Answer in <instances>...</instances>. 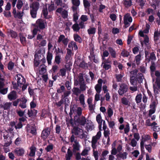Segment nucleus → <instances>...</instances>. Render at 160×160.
Segmentation results:
<instances>
[{
	"instance_id": "4d7b16f0",
	"label": "nucleus",
	"mask_w": 160,
	"mask_h": 160,
	"mask_svg": "<svg viewBox=\"0 0 160 160\" xmlns=\"http://www.w3.org/2000/svg\"><path fill=\"white\" fill-rule=\"evenodd\" d=\"M65 102L64 100L62 98V99L58 102L55 103L56 105L58 107H61Z\"/></svg>"
},
{
	"instance_id": "7ed1b4c3",
	"label": "nucleus",
	"mask_w": 160,
	"mask_h": 160,
	"mask_svg": "<svg viewBox=\"0 0 160 160\" xmlns=\"http://www.w3.org/2000/svg\"><path fill=\"white\" fill-rule=\"evenodd\" d=\"M74 121L78 125L84 126L86 122V118L83 116L78 117L77 115H76L74 118Z\"/></svg>"
},
{
	"instance_id": "ddd939ff",
	"label": "nucleus",
	"mask_w": 160,
	"mask_h": 160,
	"mask_svg": "<svg viewBox=\"0 0 160 160\" xmlns=\"http://www.w3.org/2000/svg\"><path fill=\"white\" fill-rule=\"evenodd\" d=\"M40 7L39 3L37 1L33 2L30 5V9L32 10H38Z\"/></svg>"
},
{
	"instance_id": "bf43d9fd",
	"label": "nucleus",
	"mask_w": 160,
	"mask_h": 160,
	"mask_svg": "<svg viewBox=\"0 0 160 160\" xmlns=\"http://www.w3.org/2000/svg\"><path fill=\"white\" fill-rule=\"evenodd\" d=\"M116 78L117 79V81L118 82H121L122 80L123 76L121 74H116Z\"/></svg>"
},
{
	"instance_id": "5701e85b",
	"label": "nucleus",
	"mask_w": 160,
	"mask_h": 160,
	"mask_svg": "<svg viewBox=\"0 0 160 160\" xmlns=\"http://www.w3.org/2000/svg\"><path fill=\"white\" fill-rule=\"evenodd\" d=\"M27 130L28 133H31L33 134H35L36 133L35 128L32 126H27Z\"/></svg>"
},
{
	"instance_id": "39448f33",
	"label": "nucleus",
	"mask_w": 160,
	"mask_h": 160,
	"mask_svg": "<svg viewBox=\"0 0 160 160\" xmlns=\"http://www.w3.org/2000/svg\"><path fill=\"white\" fill-rule=\"evenodd\" d=\"M70 141L71 142H74L75 144L72 145L73 152H76L77 151L80 150V145L77 140H75V137L73 135H72L70 138Z\"/></svg>"
},
{
	"instance_id": "680f3d73",
	"label": "nucleus",
	"mask_w": 160,
	"mask_h": 160,
	"mask_svg": "<svg viewBox=\"0 0 160 160\" xmlns=\"http://www.w3.org/2000/svg\"><path fill=\"white\" fill-rule=\"evenodd\" d=\"M62 16L64 18H67L68 17V11L66 10H63L62 13Z\"/></svg>"
},
{
	"instance_id": "dca6fc26",
	"label": "nucleus",
	"mask_w": 160,
	"mask_h": 160,
	"mask_svg": "<svg viewBox=\"0 0 160 160\" xmlns=\"http://www.w3.org/2000/svg\"><path fill=\"white\" fill-rule=\"evenodd\" d=\"M155 83L156 84V86L155 85H153L154 92H155L156 91L158 92V91H156L155 89L158 90L160 89V77L156 78Z\"/></svg>"
},
{
	"instance_id": "0e129e2a",
	"label": "nucleus",
	"mask_w": 160,
	"mask_h": 160,
	"mask_svg": "<svg viewBox=\"0 0 160 160\" xmlns=\"http://www.w3.org/2000/svg\"><path fill=\"white\" fill-rule=\"evenodd\" d=\"M90 55L88 56V58L90 60H91V58H93L95 57L96 55L94 54L93 48L90 51Z\"/></svg>"
},
{
	"instance_id": "09e8293b",
	"label": "nucleus",
	"mask_w": 160,
	"mask_h": 160,
	"mask_svg": "<svg viewBox=\"0 0 160 160\" xmlns=\"http://www.w3.org/2000/svg\"><path fill=\"white\" fill-rule=\"evenodd\" d=\"M14 63L12 61L9 62L8 64V69L10 70H12L14 66Z\"/></svg>"
},
{
	"instance_id": "69168bd1",
	"label": "nucleus",
	"mask_w": 160,
	"mask_h": 160,
	"mask_svg": "<svg viewBox=\"0 0 160 160\" xmlns=\"http://www.w3.org/2000/svg\"><path fill=\"white\" fill-rule=\"evenodd\" d=\"M130 130L129 125L128 123H127L126 125V127L124 128V133L125 134H127L128 132Z\"/></svg>"
},
{
	"instance_id": "e433bc0d",
	"label": "nucleus",
	"mask_w": 160,
	"mask_h": 160,
	"mask_svg": "<svg viewBox=\"0 0 160 160\" xmlns=\"http://www.w3.org/2000/svg\"><path fill=\"white\" fill-rule=\"evenodd\" d=\"M129 52L125 49H123L121 53V55L124 57H127L129 56Z\"/></svg>"
},
{
	"instance_id": "c756f323",
	"label": "nucleus",
	"mask_w": 160,
	"mask_h": 160,
	"mask_svg": "<svg viewBox=\"0 0 160 160\" xmlns=\"http://www.w3.org/2000/svg\"><path fill=\"white\" fill-rule=\"evenodd\" d=\"M37 113V111L35 110H28V114L29 117H31L33 115H36Z\"/></svg>"
},
{
	"instance_id": "f8f14e48",
	"label": "nucleus",
	"mask_w": 160,
	"mask_h": 160,
	"mask_svg": "<svg viewBox=\"0 0 160 160\" xmlns=\"http://www.w3.org/2000/svg\"><path fill=\"white\" fill-rule=\"evenodd\" d=\"M20 99V102L19 105V106L22 109H24L27 108L26 103L27 102V100L25 97H22Z\"/></svg>"
},
{
	"instance_id": "de8ad7c7",
	"label": "nucleus",
	"mask_w": 160,
	"mask_h": 160,
	"mask_svg": "<svg viewBox=\"0 0 160 160\" xmlns=\"http://www.w3.org/2000/svg\"><path fill=\"white\" fill-rule=\"evenodd\" d=\"M96 119V121L98 122V124H99V123H102V122L103 121L102 119V117L100 114H98L97 115Z\"/></svg>"
},
{
	"instance_id": "bb28decb",
	"label": "nucleus",
	"mask_w": 160,
	"mask_h": 160,
	"mask_svg": "<svg viewBox=\"0 0 160 160\" xmlns=\"http://www.w3.org/2000/svg\"><path fill=\"white\" fill-rule=\"evenodd\" d=\"M30 151L28 155L30 157H33L35 155L36 148L34 146H32L30 148Z\"/></svg>"
},
{
	"instance_id": "412c9836",
	"label": "nucleus",
	"mask_w": 160,
	"mask_h": 160,
	"mask_svg": "<svg viewBox=\"0 0 160 160\" xmlns=\"http://www.w3.org/2000/svg\"><path fill=\"white\" fill-rule=\"evenodd\" d=\"M108 50L111 58H115L116 57V53L115 49L111 47H109L108 48Z\"/></svg>"
},
{
	"instance_id": "9b49d317",
	"label": "nucleus",
	"mask_w": 160,
	"mask_h": 160,
	"mask_svg": "<svg viewBox=\"0 0 160 160\" xmlns=\"http://www.w3.org/2000/svg\"><path fill=\"white\" fill-rule=\"evenodd\" d=\"M156 58L154 52H152L150 53V56H149L148 58L146 57V58L145 59V61L149 63L151 61H155L156 60Z\"/></svg>"
},
{
	"instance_id": "6e6d98bb",
	"label": "nucleus",
	"mask_w": 160,
	"mask_h": 160,
	"mask_svg": "<svg viewBox=\"0 0 160 160\" xmlns=\"http://www.w3.org/2000/svg\"><path fill=\"white\" fill-rule=\"evenodd\" d=\"M23 5V2L21 0H18L17 5V7L18 9H20Z\"/></svg>"
},
{
	"instance_id": "20e7f679",
	"label": "nucleus",
	"mask_w": 160,
	"mask_h": 160,
	"mask_svg": "<svg viewBox=\"0 0 160 160\" xmlns=\"http://www.w3.org/2000/svg\"><path fill=\"white\" fill-rule=\"evenodd\" d=\"M123 21L124 25L123 28H126L130 26V23L129 22H132V18L129 13H127L124 16Z\"/></svg>"
},
{
	"instance_id": "f257e3e1",
	"label": "nucleus",
	"mask_w": 160,
	"mask_h": 160,
	"mask_svg": "<svg viewBox=\"0 0 160 160\" xmlns=\"http://www.w3.org/2000/svg\"><path fill=\"white\" fill-rule=\"evenodd\" d=\"M34 68L37 73H39L40 74H43L46 72V67L45 65L42 64L39 65V60L35 58L34 61Z\"/></svg>"
},
{
	"instance_id": "58836bf2",
	"label": "nucleus",
	"mask_w": 160,
	"mask_h": 160,
	"mask_svg": "<svg viewBox=\"0 0 160 160\" xmlns=\"http://www.w3.org/2000/svg\"><path fill=\"white\" fill-rule=\"evenodd\" d=\"M89 34H94L96 32V28H90L88 30Z\"/></svg>"
},
{
	"instance_id": "a878e982",
	"label": "nucleus",
	"mask_w": 160,
	"mask_h": 160,
	"mask_svg": "<svg viewBox=\"0 0 160 160\" xmlns=\"http://www.w3.org/2000/svg\"><path fill=\"white\" fill-rule=\"evenodd\" d=\"M71 92L70 91H65L63 95H62V98L65 101V102H66V99L68 98V96H69V95H70L71 94ZM65 103V106H66V102Z\"/></svg>"
},
{
	"instance_id": "1a4fd4ad",
	"label": "nucleus",
	"mask_w": 160,
	"mask_h": 160,
	"mask_svg": "<svg viewBox=\"0 0 160 160\" xmlns=\"http://www.w3.org/2000/svg\"><path fill=\"white\" fill-rule=\"evenodd\" d=\"M82 131V129L79 128L78 127L74 126L71 130V133L72 134V135L78 136Z\"/></svg>"
},
{
	"instance_id": "864d4df0",
	"label": "nucleus",
	"mask_w": 160,
	"mask_h": 160,
	"mask_svg": "<svg viewBox=\"0 0 160 160\" xmlns=\"http://www.w3.org/2000/svg\"><path fill=\"white\" fill-rule=\"evenodd\" d=\"M106 119L107 120L108 122V123L109 126V127L110 128H112L113 129V127L115 125V123H114V122L113 121H109L107 119V118H106Z\"/></svg>"
},
{
	"instance_id": "4468645a",
	"label": "nucleus",
	"mask_w": 160,
	"mask_h": 160,
	"mask_svg": "<svg viewBox=\"0 0 160 160\" xmlns=\"http://www.w3.org/2000/svg\"><path fill=\"white\" fill-rule=\"evenodd\" d=\"M7 35L12 38H16L17 36V33L15 31L11 29L8 30L7 31Z\"/></svg>"
},
{
	"instance_id": "37998d69",
	"label": "nucleus",
	"mask_w": 160,
	"mask_h": 160,
	"mask_svg": "<svg viewBox=\"0 0 160 160\" xmlns=\"http://www.w3.org/2000/svg\"><path fill=\"white\" fill-rule=\"evenodd\" d=\"M20 38L21 43L22 44L24 45L26 42L25 38L23 35L20 34Z\"/></svg>"
},
{
	"instance_id": "338daca9",
	"label": "nucleus",
	"mask_w": 160,
	"mask_h": 160,
	"mask_svg": "<svg viewBox=\"0 0 160 160\" xmlns=\"http://www.w3.org/2000/svg\"><path fill=\"white\" fill-rule=\"evenodd\" d=\"M83 4L85 8L89 7L90 6V4L87 0H83Z\"/></svg>"
},
{
	"instance_id": "13d9d810",
	"label": "nucleus",
	"mask_w": 160,
	"mask_h": 160,
	"mask_svg": "<svg viewBox=\"0 0 160 160\" xmlns=\"http://www.w3.org/2000/svg\"><path fill=\"white\" fill-rule=\"evenodd\" d=\"M73 4L76 7H78L80 4L79 0H72Z\"/></svg>"
},
{
	"instance_id": "2eb2a0df",
	"label": "nucleus",
	"mask_w": 160,
	"mask_h": 160,
	"mask_svg": "<svg viewBox=\"0 0 160 160\" xmlns=\"http://www.w3.org/2000/svg\"><path fill=\"white\" fill-rule=\"evenodd\" d=\"M50 134V129L48 128L43 130L41 134L42 137L44 139H46Z\"/></svg>"
},
{
	"instance_id": "774afa93",
	"label": "nucleus",
	"mask_w": 160,
	"mask_h": 160,
	"mask_svg": "<svg viewBox=\"0 0 160 160\" xmlns=\"http://www.w3.org/2000/svg\"><path fill=\"white\" fill-rule=\"evenodd\" d=\"M139 50V47L138 46L135 47L134 48H133L132 51L133 53L134 54H136L138 53Z\"/></svg>"
},
{
	"instance_id": "2f4dec72",
	"label": "nucleus",
	"mask_w": 160,
	"mask_h": 160,
	"mask_svg": "<svg viewBox=\"0 0 160 160\" xmlns=\"http://www.w3.org/2000/svg\"><path fill=\"white\" fill-rule=\"evenodd\" d=\"M12 105V103L10 102H6L2 105V107L4 110L8 109L10 108Z\"/></svg>"
},
{
	"instance_id": "603ef678",
	"label": "nucleus",
	"mask_w": 160,
	"mask_h": 160,
	"mask_svg": "<svg viewBox=\"0 0 160 160\" xmlns=\"http://www.w3.org/2000/svg\"><path fill=\"white\" fill-rule=\"evenodd\" d=\"M65 90V88L63 85L61 86L60 88H58L57 90V92L58 93H61L64 92Z\"/></svg>"
},
{
	"instance_id": "f03ea898",
	"label": "nucleus",
	"mask_w": 160,
	"mask_h": 160,
	"mask_svg": "<svg viewBox=\"0 0 160 160\" xmlns=\"http://www.w3.org/2000/svg\"><path fill=\"white\" fill-rule=\"evenodd\" d=\"M34 26L33 33L34 35H36L40 29H43L46 28L47 26V23L44 20L42 19H39L36 21Z\"/></svg>"
},
{
	"instance_id": "0eeeda50",
	"label": "nucleus",
	"mask_w": 160,
	"mask_h": 160,
	"mask_svg": "<svg viewBox=\"0 0 160 160\" xmlns=\"http://www.w3.org/2000/svg\"><path fill=\"white\" fill-rule=\"evenodd\" d=\"M16 79L17 80V83L19 86H21L25 83V79L21 75L18 74L16 75Z\"/></svg>"
},
{
	"instance_id": "a18cd8bd",
	"label": "nucleus",
	"mask_w": 160,
	"mask_h": 160,
	"mask_svg": "<svg viewBox=\"0 0 160 160\" xmlns=\"http://www.w3.org/2000/svg\"><path fill=\"white\" fill-rule=\"evenodd\" d=\"M69 41V40L68 38H66L62 41V42L63 44V47L64 48L67 47Z\"/></svg>"
},
{
	"instance_id": "f3484780",
	"label": "nucleus",
	"mask_w": 160,
	"mask_h": 160,
	"mask_svg": "<svg viewBox=\"0 0 160 160\" xmlns=\"http://www.w3.org/2000/svg\"><path fill=\"white\" fill-rule=\"evenodd\" d=\"M42 14L44 18L46 19L49 18L50 17L49 15H48V10L46 5H45L44 7L42 12Z\"/></svg>"
},
{
	"instance_id": "e2e57ef3",
	"label": "nucleus",
	"mask_w": 160,
	"mask_h": 160,
	"mask_svg": "<svg viewBox=\"0 0 160 160\" xmlns=\"http://www.w3.org/2000/svg\"><path fill=\"white\" fill-rule=\"evenodd\" d=\"M60 72L61 75L62 77H63L65 76L66 74V70L64 68L61 69L60 70Z\"/></svg>"
},
{
	"instance_id": "4be33fe9",
	"label": "nucleus",
	"mask_w": 160,
	"mask_h": 160,
	"mask_svg": "<svg viewBox=\"0 0 160 160\" xmlns=\"http://www.w3.org/2000/svg\"><path fill=\"white\" fill-rule=\"evenodd\" d=\"M16 92L12 91L8 95V98L10 100L15 99L17 98Z\"/></svg>"
},
{
	"instance_id": "473e14b6",
	"label": "nucleus",
	"mask_w": 160,
	"mask_h": 160,
	"mask_svg": "<svg viewBox=\"0 0 160 160\" xmlns=\"http://www.w3.org/2000/svg\"><path fill=\"white\" fill-rule=\"evenodd\" d=\"M130 82L131 84L133 85H136L137 81L136 78L134 76H132L130 78Z\"/></svg>"
},
{
	"instance_id": "8fccbe9b",
	"label": "nucleus",
	"mask_w": 160,
	"mask_h": 160,
	"mask_svg": "<svg viewBox=\"0 0 160 160\" xmlns=\"http://www.w3.org/2000/svg\"><path fill=\"white\" fill-rule=\"evenodd\" d=\"M37 42L38 45L40 46H45L46 44V42L45 40H42L40 42L37 41Z\"/></svg>"
},
{
	"instance_id": "6e6552de",
	"label": "nucleus",
	"mask_w": 160,
	"mask_h": 160,
	"mask_svg": "<svg viewBox=\"0 0 160 160\" xmlns=\"http://www.w3.org/2000/svg\"><path fill=\"white\" fill-rule=\"evenodd\" d=\"M71 57V56L68 55H66L65 57V61L66 63L65 67L68 70H69L71 69L70 67L72 66V63L70 60Z\"/></svg>"
},
{
	"instance_id": "c9c22d12",
	"label": "nucleus",
	"mask_w": 160,
	"mask_h": 160,
	"mask_svg": "<svg viewBox=\"0 0 160 160\" xmlns=\"http://www.w3.org/2000/svg\"><path fill=\"white\" fill-rule=\"evenodd\" d=\"M72 28L74 31L77 32H78L80 29V27H79L78 24L77 23L74 24L72 26Z\"/></svg>"
},
{
	"instance_id": "f704fd0d",
	"label": "nucleus",
	"mask_w": 160,
	"mask_h": 160,
	"mask_svg": "<svg viewBox=\"0 0 160 160\" xmlns=\"http://www.w3.org/2000/svg\"><path fill=\"white\" fill-rule=\"evenodd\" d=\"M136 2L139 3L141 8L142 9L144 6L146 1L145 0H136Z\"/></svg>"
},
{
	"instance_id": "5fc2aeb1",
	"label": "nucleus",
	"mask_w": 160,
	"mask_h": 160,
	"mask_svg": "<svg viewBox=\"0 0 160 160\" xmlns=\"http://www.w3.org/2000/svg\"><path fill=\"white\" fill-rule=\"evenodd\" d=\"M78 18V15L77 12H74L73 14V21L77 22Z\"/></svg>"
},
{
	"instance_id": "3c124183",
	"label": "nucleus",
	"mask_w": 160,
	"mask_h": 160,
	"mask_svg": "<svg viewBox=\"0 0 160 160\" xmlns=\"http://www.w3.org/2000/svg\"><path fill=\"white\" fill-rule=\"evenodd\" d=\"M25 111L26 110L24 111H23L21 109H20L19 110H16V112L19 116L21 117L24 115Z\"/></svg>"
},
{
	"instance_id": "a19ab883",
	"label": "nucleus",
	"mask_w": 160,
	"mask_h": 160,
	"mask_svg": "<svg viewBox=\"0 0 160 160\" xmlns=\"http://www.w3.org/2000/svg\"><path fill=\"white\" fill-rule=\"evenodd\" d=\"M95 88L97 92L99 93L102 90V85L96 84L95 86Z\"/></svg>"
},
{
	"instance_id": "4c0bfd02",
	"label": "nucleus",
	"mask_w": 160,
	"mask_h": 160,
	"mask_svg": "<svg viewBox=\"0 0 160 160\" xmlns=\"http://www.w3.org/2000/svg\"><path fill=\"white\" fill-rule=\"evenodd\" d=\"M78 80L79 81L80 84L84 83V81L82 73H80L78 76Z\"/></svg>"
},
{
	"instance_id": "b1692460",
	"label": "nucleus",
	"mask_w": 160,
	"mask_h": 160,
	"mask_svg": "<svg viewBox=\"0 0 160 160\" xmlns=\"http://www.w3.org/2000/svg\"><path fill=\"white\" fill-rule=\"evenodd\" d=\"M144 78V76L141 73H138L137 75L136 79L138 83H141L142 82Z\"/></svg>"
},
{
	"instance_id": "c85d7f7f",
	"label": "nucleus",
	"mask_w": 160,
	"mask_h": 160,
	"mask_svg": "<svg viewBox=\"0 0 160 160\" xmlns=\"http://www.w3.org/2000/svg\"><path fill=\"white\" fill-rule=\"evenodd\" d=\"M73 38L74 40L79 43H81L82 41V39L81 37L78 34H75L73 35Z\"/></svg>"
},
{
	"instance_id": "9d476101",
	"label": "nucleus",
	"mask_w": 160,
	"mask_h": 160,
	"mask_svg": "<svg viewBox=\"0 0 160 160\" xmlns=\"http://www.w3.org/2000/svg\"><path fill=\"white\" fill-rule=\"evenodd\" d=\"M25 150L22 148H16L14 151V153L18 156H22L24 154Z\"/></svg>"
},
{
	"instance_id": "49530a36",
	"label": "nucleus",
	"mask_w": 160,
	"mask_h": 160,
	"mask_svg": "<svg viewBox=\"0 0 160 160\" xmlns=\"http://www.w3.org/2000/svg\"><path fill=\"white\" fill-rule=\"evenodd\" d=\"M104 130V135L105 137L106 138L107 137H109V136L110 134V130L108 128L107 129H103Z\"/></svg>"
},
{
	"instance_id": "423d86ee",
	"label": "nucleus",
	"mask_w": 160,
	"mask_h": 160,
	"mask_svg": "<svg viewBox=\"0 0 160 160\" xmlns=\"http://www.w3.org/2000/svg\"><path fill=\"white\" fill-rule=\"evenodd\" d=\"M128 89V87L126 84L124 83H121L120 85V88L118 92L120 96H122L127 92Z\"/></svg>"
},
{
	"instance_id": "ea45409f",
	"label": "nucleus",
	"mask_w": 160,
	"mask_h": 160,
	"mask_svg": "<svg viewBox=\"0 0 160 160\" xmlns=\"http://www.w3.org/2000/svg\"><path fill=\"white\" fill-rule=\"evenodd\" d=\"M80 103L83 105L85 104L84 96L83 94H81L79 98Z\"/></svg>"
},
{
	"instance_id": "a211bd4d",
	"label": "nucleus",
	"mask_w": 160,
	"mask_h": 160,
	"mask_svg": "<svg viewBox=\"0 0 160 160\" xmlns=\"http://www.w3.org/2000/svg\"><path fill=\"white\" fill-rule=\"evenodd\" d=\"M128 153L126 152H124L123 153L120 152L116 155L117 158H120L122 159H126L127 158Z\"/></svg>"
},
{
	"instance_id": "cd10ccee",
	"label": "nucleus",
	"mask_w": 160,
	"mask_h": 160,
	"mask_svg": "<svg viewBox=\"0 0 160 160\" xmlns=\"http://www.w3.org/2000/svg\"><path fill=\"white\" fill-rule=\"evenodd\" d=\"M73 94L78 96L81 93V90L78 88L74 87L72 90Z\"/></svg>"
},
{
	"instance_id": "393cba45",
	"label": "nucleus",
	"mask_w": 160,
	"mask_h": 160,
	"mask_svg": "<svg viewBox=\"0 0 160 160\" xmlns=\"http://www.w3.org/2000/svg\"><path fill=\"white\" fill-rule=\"evenodd\" d=\"M73 153L70 148L68 149L67 154H66V160H70L71 158L72 157Z\"/></svg>"
},
{
	"instance_id": "72a5a7b5",
	"label": "nucleus",
	"mask_w": 160,
	"mask_h": 160,
	"mask_svg": "<svg viewBox=\"0 0 160 160\" xmlns=\"http://www.w3.org/2000/svg\"><path fill=\"white\" fill-rule=\"evenodd\" d=\"M37 11V10L30 9V14L32 18H36Z\"/></svg>"
},
{
	"instance_id": "6ab92c4d",
	"label": "nucleus",
	"mask_w": 160,
	"mask_h": 160,
	"mask_svg": "<svg viewBox=\"0 0 160 160\" xmlns=\"http://www.w3.org/2000/svg\"><path fill=\"white\" fill-rule=\"evenodd\" d=\"M133 0H123L122 2L124 6L126 8L130 7L132 5V1Z\"/></svg>"
},
{
	"instance_id": "aec40b11",
	"label": "nucleus",
	"mask_w": 160,
	"mask_h": 160,
	"mask_svg": "<svg viewBox=\"0 0 160 160\" xmlns=\"http://www.w3.org/2000/svg\"><path fill=\"white\" fill-rule=\"evenodd\" d=\"M141 52H140L139 54L135 57L134 60V62H136L137 65L138 66L140 63L141 60Z\"/></svg>"
},
{
	"instance_id": "79ce46f5",
	"label": "nucleus",
	"mask_w": 160,
	"mask_h": 160,
	"mask_svg": "<svg viewBox=\"0 0 160 160\" xmlns=\"http://www.w3.org/2000/svg\"><path fill=\"white\" fill-rule=\"evenodd\" d=\"M142 95L141 94H138L135 98V100L137 103H139L141 102Z\"/></svg>"
},
{
	"instance_id": "7c9ffc66",
	"label": "nucleus",
	"mask_w": 160,
	"mask_h": 160,
	"mask_svg": "<svg viewBox=\"0 0 160 160\" xmlns=\"http://www.w3.org/2000/svg\"><path fill=\"white\" fill-rule=\"evenodd\" d=\"M101 66H102L103 68L105 70H108L109 69L111 68L112 67L111 65L106 63L105 62H102Z\"/></svg>"
},
{
	"instance_id": "052dcab7",
	"label": "nucleus",
	"mask_w": 160,
	"mask_h": 160,
	"mask_svg": "<svg viewBox=\"0 0 160 160\" xmlns=\"http://www.w3.org/2000/svg\"><path fill=\"white\" fill-rule=\"evenodd\" d=\"M108 116L109 117H111L113 114V111L110 108H108L107 111Z\"/></svg>"
},
{
	"instance_id": "c03bdc74",
	"label": "nucleus",
	"mask_w": 160,
	"mask_h": 160,
	"mask_svg": "<svg viewBox=\"0 0 160 160\" xmlns=\"http://www.w3.org/2000/svg\"><path fill=\"white\" fill-rule=\"evenodd\" d=\"M121 102L124 105H128L129 101L126 98H122L121 99Z\"/></svg>"
}]
</instances>
